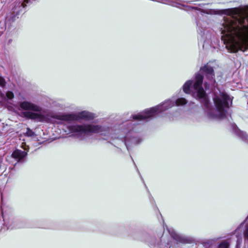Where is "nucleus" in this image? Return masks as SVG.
Here are the masks:
<instances>
[{
	"label": "nucleus",
	"mask_w": 248,
	"mask_h": 248,
	"mask_svg": "<svg viewBox=\"0 0 248 248\" xmlns=\"http://www.w3.org/2000/svg\"><path fill=\"white\" fill-rule=\"evenodd\" d=\"M6 19H7V20H11V19H10V17H9V16H7V17H6Z\"/></svg>",
	"instance_id": "21"
},
{
	"label": "nucleus",
	"mask_w": 248,
	"mask_h": 248,
	"mask_svg": "<svg viewBox=\"0 0 248 248\" xmlns=\"http://www.w3.org/2000/svg\"><path fill=\"white\" fill-rule=\"evenodd\" d=\"M240 248V247L238 245H237L236 246V248Z\"/></svg>",
	"instance_id": "22"
},
{
	"label": "nucleus",
	"mask_w": 248,
	"mask_h": 248,
	"mask_svg": "<svg viewBox=\"0 0 248 248\" xmlns=\"http://www.w3.org/2000/svg\"><path fill=\"white\" fill-rule=\"evenodd\" d=\"M225 17L221 29V39L226 47L231 52L248 49V14L241 15L236 8L222 10Z\"/></svg>",
	"instance_id": "2"
},
{
	"label": "nucleus",
	"mask_w": 248,
	"mask_h": 248,
	"mask_svg": "<svg viewBox=\"0 0 248 248\" xmlns=\"http://www.w3.org/2000/svg\"><path fill=\"white\" fill-rule=\"evenodd\" d=\"M203 75L207 78L208 81H204L206 89L210 86H214L215 83V74L213 67L206 64L201 68L199 72L196 74L193 80H189L183 85L184 92L186 93L191 94L194 97L198 98L203 104L205 112L210 119H224L226 117V109L229 107V101L232 100L230 96L225 93H220L219 95L215 94L214 101L216 109L212 108L208 98L204 91L202 84Z\"/></svg>",
	"instance_id": "1"
},
{
	"label": "nucleus",
	"mask_w": 248,
	"mask_h": 248,
	"mask_svg": "<svg viewBox=\"0 0 248 248\" xmlns=\"http://www.w3.org/2000/svg\"><path fill=\"white\" fill-rule=\"evenodd\" d=\"M230 243L227 240L222 241L218 245V248H230Z\"/></svg>",
	"instance_id": "12"
},
{
	"label": "nucleus",
	"mask_w": 248,
	"mask_h": 248,
	"mask_svg": "<svg viewBox=\"0 0 248 248\" xmlns=\"http://www.w3.org/2000/svg\"><path fill=\"white\" fill-rule=\"evenodd\" d=\"M26 134V136L29 137H34L35 136L34 132H33L30 128H27Z\"/></svg>",
	"instance_id": "13"
},
{
	"label": "nucleus",
	"mask_w": 248,
	"mask_h": 248,
	"mask_svg": "<svg viewBox=\"0 0 248 248\" xmlns=\"http://www.w3.org/2000/svg\"><path fill=\"white\" fill-rule=\"evenodd\" d=\"M18 105L19 110H31L35 112H24L23 114L26 118L38 122H43L45 120V116L42 113V108L38 105L28 101L19 102Z\"/></svg>",
	"instance_id": "5"
},
{
	"label": "nucleus",
	"mask_w": 248,
	"mask_h": 248,
	"mask_svg": "<svg viewBox=\"0 0 248 248\" xmlns=\"http://www.w3.org/2000/svg\"><path fill=\"white\" fill-rule=\"evenodd\" d=\"M53 118L61 121V123L69 124L73 121H78L80 119L90 120L93 118L92 113L83 111L78 114L69 113H59L53 116Z\"/></svg>",
	"instance_id": "6"
},
{
	"label": "nucleus",
	"mask_w": 248,
	"mask_h": 248,
	"mask_svg": "<svg viewBox=\"0 0 248 248\" xmlns=\"http://www.w3.org/2000/svg\"><path fill=\"white\" fill-rule=\"evenodd\" d=\"M234 131L235 134L242 140L244 141H248V135L246 133L241 131L238 128H235Z\"/></svg>",
	"instance_id": "10"
},
{
	"label": "nucleus",
	"mask_w": 248,
	"mask_h": 248,
	"mask_svg": "<svg viewBox=\"0 0 248 248\" xmlns=\"http://www.w3.org/2000/svg\"><path fill=\"white\" fill-rule=\"evenodd\" d=\"M128 124L130 125L129 128L131 127L134 124H132V123H131V122H129L128 123Z\"/></svg>",
	"instance_id": "20"
},
{
	"label": "nucleus",
	"mask_w": 248,
	"mask_h": 248,
	"mask_svg": "<svg viewBox=\"0 0 248 248\" xmlns=\"http://www.w3.org/2000/svg\"><path fill=\"white\" fill-rule=\"evenodd\" d=\"M27 155V152L16 149L13 152L12 157L14 158L17 162L23 163L26 161Z\"/></svg>",
	"instance_id": "7"
},
{
	"label": "nucleus",
	"mask_w": 248,
	"mask_h": 248,
	"mask_svg": "<svg viewBox=\"0 0 248 248\" xmlns=\"http://www.w3.org/2000/svg\"><path fill=\"white\" fill-rule=\"evenodd\" d=\"M67 128L70 133H73L80 140H84L93 133H100L102 135L106 136L110 131L108 127L104 128L92 124L68 125Z\"/></svg>",
	"instance_id": "4"
},
{
	"label": "nucleus",
	"mask_w": 248,
	"mask_h": 248,
	"mask_svg": "<svg viewBox=\"0 0 248 248\" xmlns=\"http://www.w3.org/2000/svg\"><path fill=\"white\" fill-rule=\"evenodd\" d=\"M6 96L9 99H12L14 97V93L11 91H8L6 93Z\"/></svg>",
	"instance_id": "15"
},
{
	"label": "nucleus",
	"mask_w": 248,
	"mask_h": 248,
	"mask_svg": "<svg viewBox=\"0 0 248 248\" xmlns=\"http://www.w3.org/2000/svg\"><path fill=\"white\" fill-rule=\"evenodd\" d=\"M243 234L244 239L248 240V225H246L245 230L244 231Z\"/></svg>",
	"instance_id": "14"
},
{
	"label": "nucleus",
	"mask_w": 248,
	"mask_h": 248,
	"mask_svg": "<svg viewBox=\"0 0 248 248\" xmlns=\"http://www.w3.org/2000/svg\"><path fill=\"white\" fill-rule=\"evenodd\" d=\"M199 23L198 22H197V25H198V26H199Z\"/></svg>",
	"instance_id": "23"
},
{
	"label": "nucleus",
	"mask_w": 248,
	"mask_h": 248,
	"mask_svg": "<svg viewBox=\"0 0 248 248\" xmlns=\"http://www.w3.org/2000/svg\"><path fill=\"white\" fill-rule=\"evenodd\" d=\"M131 133L127 134L126 136L124 137V142L125 145L129 150V146L132 145H136L140 142V140L139 138H137L135 136H132Z\"/></svg>",
	"instance_id": "8"
},
{
	"label": "nucleus",
	"mask_w": 248,
	"mask_h": 248,
	"mask_svg": "<svg viewBox=\"0 0 248 248\" xmlns=\"http://www.w3.org/2000/svg\"><path fill=\"white\" fill-rule=\"evenodd\" d=\"M5 98L4 95L0 91V101H2Z\"/></svg>",
	"instance_id": "18"
},
{
	"label": "nucleus",
	"mask_w": 248,
	"mask_h": 248,
	"mask_svg": "<svg viewBox=\"0 0 248 248\" xmlns=\"http://www.w3.org/2000/svg\"><path fill=\"white\" fill-rule=\"evenodd\" d=\"M187 101L184 98H179L176 100L168 99L162 104L155 107L146 109L143 112L132 115L133 119L135 121H148L155 115L162 112L174 106L175 105L179 106L185 105Z\"/></svg>",
	"instance_id": "3"
},
{
	"label": "nucleus",
	"mask_w": 248,
	"mask_h": 248,
	"mask_svg": "<svg viewBox=\"0 0 248 248\" xmlns=\"http://www.w3.org/2000/svg\"><path fill=\"white\" fill-rule=\"evenodd\" d=\"M198 31L202 36L204 34V30L202 28H199Z\"/></svg>",
	"instance_id": "17"
},
{
	"label": "nucleus",
	"mask_w": 248,
	"mask_h": 248,
	"mask_svg": "<svg viewBox=\"0 0 248 248\" xmlns=\"http://www.w3.org/2000/svg\"><path fill=\"white\" fill-rule=\"evenodd\" d=\"M205 5H206V4H205V3H202V4H198L199 6H200V7H202V6Z\"/></svg>",
	"instance_id": "19"
},
{
	"label": "nucleus",
	"mask_w": 248,
	"mask_h": 248,
	"mask_svg": "<svg viewBox=\"0 0 248 248\" xmlns=\"http://www.w3.org/2000/svg\"><path fill=\"white\" fill-rule=\"evenodd\" d=\"M6 81L3 78L0 76V86L4 87L5 86Z\"/></svg>",
	"instance_id": "16"
},
{
	"label": "nucleus",
	"mask_w": 248,
	"mask_h": 248,
	"mask_svg": "<svg viewBox=\"0 0 248 248\" xmlns=\"http://www.w3.org/2000/svg\"><path fill=\"white\" fill-rule=\"evenodd\" d=\"M190 8L192 9H194L196 10H199L202 13L208 14V15H215L217 14V11L214 9H203L201 8H199L198 7H189Z\"/></svg>",
	"instance_id": "11"
},
{
	"label": "nucleus",
	"mask_w": 248,
	"mask_h": 248,
	"mask_svg": "<svg viewBox=\"0 0 248 248\" xmlns=\"http://www.w3.org/2000/svg\"><path fill=\"white\" fill-rule=\"evenodd\" d=\"M170 235L171 237L178 243L188 244L190 243V240L189 238L182 236L176 232H172Z\"/></svg>",
	"instance_id": "9"
}]
</instances>
